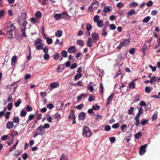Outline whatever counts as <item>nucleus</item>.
Masks as SVG:
<instances>
[{
    "label": "nucleus",
    "mask_w": 160,
    "mask_h": 160,
    "mask_svg": "<svg viewBox=\"0 0 160 160\" xmlns=\"http://www.w3.org/2000/svg\"><path fill=\"white\" fill-rule=\"evenodd\" d=\"M15 29V27L11 22H10L8 24L7 27L5 28V30H7L6 37L7 38L11 39L12 38V31Z\"/></svg>",
    "instance_id": "obj_1"
},
{
    "label": "nucleus",
    "mask_w": 160,
    "mask_h": 160,
    "mask_svg": "<svg viewBox=\"0 0 160 160\" xmlns=\"http://www.w3.org/2000/svg\"><path fill=\"white\" fill-rule=\"evenodd\" d=\"M82 134L85 137H90L92 134L91 131L89 128L86 126H84L83 128Z\"/></svg>",
    "instance_id": "obj_2"
},
{
    "label": "nucleus",
    "mask_w": 160,
    "mask_h": 160,
    "mask_svg": "<svg viewBox=\"0 0 160 160\" xmlns=\"http://www.w3.org/2000/svg\"><path fill=\"white\" fill-rule=\"evenodd\" d=\"M68 15L67 12H63L61 14H56L54 15V18L57 20H59L61 18H65Z\"/></svg>",
    "instance_id": "obj_3"
},
{
    "label": "nucleus",
    "mask_w": 160,
    "mask_h": 160,
    "mask_svg": "<svg viewBox=\"0 0 160 160\" xmlns=\"http://www.w3.org/2000/svg\"><path fill=\"white\" fill-rule=\"evenodd\" d=\"M27 21L25 20L22 23V26L21 28V31L22 32V35L23 37H26V34L25 33L26 27L25 26L27 24Z\"/></svg>",
    "instance_id": "obj_4"
},
{
    "label": "nucleus",
    "mask_w": 160,
    "mask_h": 160,
    "mask_svg": "<svg viewBox=\"0 0 160 160\" xmlns=\"http://www.w3.org/2000/svg\"><path fill=\"white\" fill-rule=\"evenodd\" d=\"M98 7V5L97 1H95L92 2L91 5L89 7L88 10L91 12L97 9Z\"/></svg>",
    "instance_id": "obj_5"
},
{
    "label": "nucleus",
    "mask_w": 160,
    "mask_h": 160,
    "mask_svg": "<svg viewBox=\"0 0 160 160\" xmlns=\"http://www.w3.org/2000/svg\"><path fill=\"white\" fill-rule=\"evenodd\" d=\"M36 131L39 134V135H42L45 133V130L43 129L42 126L41 125L37 129Z\"/></svg>",
    "instance_id": "obj_6"
},
{
    "label": "nucleus",
    "mask_w": 160,
    "mask_h": 160,
    "mask_svg": "<svg viewBox=\"0 0 160 160\" xmlns=\"http://www.w3.org/2000/svg\"><path fill=\"white\" fill-rule=\"evenodd\" d=\"M147 147V145L146 144H145L140 147L139 151V154L140 155H142L145 153L146 152V148Z\"/></svg>",
    "instance_id": "obj_7"
},
{
    "label": "nucleus",
    "mask_w": 160,
    "mask_h": 160,
    "mask_svg": "<svg viewBox=\"0 0 160 160\" xmlns=\"http://www.w3.org/2000/svg\"><path fill=\"white\" fill-rule=\"evenodd\" d=\"M92 40L94 42H96L99 39V35L98 34L94 33L92 34Z\"/></svg>",
    "instance_id": "obj_8"
},
{
    "label": "nucleus",
    "mask_w": 160,
    "mask_h": 160,
    "mask_svg": "<svg viewBox=\"0 0 160 160\" xmlns=\"http://www.w3.org/2000/svg\"><path fill=\"white\" fill-rule=\"evenodd\" d=\"M120 42H121V44L122 45V46H127L129 43L130 39H124L123 40H122Z\"/></svg>",
    "instance_id": "obj_9"
},
{
    "label": "nucleus",
    "mask_w": 160,
    "mask_h": 160,
    "mask_svg": "<svg viewBox=\"0 0 160 160\" xmlns=\"http://www.w3.org/2000/svg\"><path fill=\"white\" fill-rule=\"evenodd\" d=\"M76 51V48L74 46H71L68 48V52L69 53H74Z\"/></svg>",
    "instance_id": "obj_10"
},
{
    "label": "nucleus",
    "mask_w": 160,
    "mask_h": 160,
    "mask_svg": "<svg viewBox=\"0 0 160 160\" xmlns=\"http://www.w3.org/2000/svg\"><path fill=\"white\" fill-rule=\"evenodd\" d=\"M85 113L83 112H82L78 115V118L80 120H82L84 119L85 117Z\"/></svg>",
    "instance_id": "obj_11"
},
{
    "label": "nucleus",
    "mask_w": 160,
    "mask_h": 160,
    "mask_svg": "<svg viewBox=\"0 0 160 160\" xmlns=\"http://www.w3.org/2000/svg\"><path fill=\"white\" fill-rule=\"evenodd\" d=\"M6 127L8 129L12 128L13 126V123L12 122L9 121L6 124Z\"/></svg>",
    "instance_id": "obj_12"
},
{
    "label": "nucleus",
    "mask_w": 160,
    "mask_h": 160,
    "mask_svg": "<svg viewBox=\"0 0 160 160\" xmlns=\"http://www.w3.org/2000/svg\"><path fill=\"white\" fill-rule=\"evenodd\" d=\"M88 94L86 93H82L77 97L78 101H80L82 99L85 98L86 97Z\"/></svg>",
    "instance_id": "obj_13"
},
{
    "label": "nucleus",
    "mask_w": 160,
    "mask_h": 160,
    "mask_svg": "<svg viewBox=\"0 0 160 160\" xmlns=\"http://www.w3.org/2000/svg\"><path fill=\"white\" fill-rule=\"evenodd\" d=\"M59 85V83L55 82L50 84V86L52 88H55L58 87Z\"/></svg>",
    "instance_id": "obj_14"
},
{
    "label": "nucleus",
    "mask_w": 160,
    "mask_h": 160,
    "mask_svg": "<svg viewBox=\"0 0 160 160\" xmlns=\"http://www.w3.org/2000/svg\"><path fill=\"white\" fill-rule=\"evenodd\" d=\"M93 40L91 38H89L87 42V45L89 47H91L93 44Z\"/></svg>",
    "instance_id": "obj_15"
},
{
    "label": "nucleus",
    "mask_w": 160,
    "mask_h": 160,
    "mask_svg": "<svg viewBox=\"0 0 160 160\" xmlns=\"http://www.w3.org/2000/svg\"><path fill=\"white\" fill-rule=\"evenodd\" d=\"M112 9L111 7L107 6L104 8L103 12L105 13L109 12L112 11Z\"/></svg>",
    "instance_id": "obj_16"
},
{
    "label": "nucleus",
    "mask_w": 160,
    "mask_h": 160,
    "mask_svg": "<svg viewBox=\"0 0 160 160\" xmlns=\"http://www.w3.org/2000/svg\"><path fill=\"white\" fill-rule=\"evenodd\" d=\"M55 35L58 37L59 38L62 36V32L61 30H58L55 32Z\"/></svg>",
    "instance_id": "obj_17"
},
{
    "label": "nucleus",
    "mask_w": 160,
    "mask_h": 160,
    "mask_svg": "<svg viewBox=\"0 0 160 160\" xmlns=\"http://www.w3.org/2000/svg\"><path fill=\"white\" fill-rule=\"evenodd\" d=\"M138 112L137 114L138 115H140L143 114V109L142 107H138Z\"/></svg>",
    "instance_id": "obj_18"
},
{
    "label": "nucleus",
    "mask_w": 160,
    "mask_h": 160,
    "mask_svg": "<svg viewBox=\"0 0 160 160\" xmlns=\"http://www.w3.org/2000/svg\"><path fill=\"white\" fill-rule=\"evenodd\" d=\"M97 25L98 27L102 28L103 26V23L102 20H99L97 22Z\"/></svg>",
    "instance_id": "obj_19"
},
{
    "label": "nucleus",
    "mask_w": 160,
    "mask_h": 160,
    "mask_svg": "<svg viewBox=\"0 0 160 160\" xmlns=\"http://www.w3.org/2000/svg\"><path fill=\"white\" fill-rule=\"evenodd\" d=\"M114 97V95L113 94H111L108 98L107 99L108 102L107 104V106L111 102L113 97Z\"/></svg>",
    "instance_id": "obj_20"
},
{
    "label": "nucleus",
    "mask_w": 160,
    "mask_h": 160,
    "mask_svg": "<svg viewBox=\"0 0 160 160\" xmlns=\"http://www.w3.org/2000/svg\"><path fill=\"white\" fill-rule=\"evenodd\" d=\"M17 59V56H14L12 58L11 60V64L13 65L15 64Z\"/></svg>",
    "instance_id": "obj_21"
},
{
    "label": "nucleus",
    "mask_w": 160,
    "mask_h": 160,
    "mask_svg": "<svg viewBox=\"0 0 160 160\" xmlns=\"http://www.w3.org/2000/svg\"><path fill=\"white\" fill-rule=\"evenodd\" d=\"M42 42V39L39 38H37V40L34 41V43L33 45L34 46H36L38 45V44H40V43H41Z\"/></svg>",
    "instance_id": "obj_22"
},
{
    "label": "nucleus",
    "mask_w": 160,
    "mask_h": 160,
    "mask_svg": "<svg viewBox=\"0 0 160 160\" xmlns=\"http://www.w3.org/2000/svg\"><path fill=\"white\" fill-rule=\"evenodd\" d=\"M142 135L140 132H138L136 134L134 137L135 138L138 140L140 139L142 137Z\"/></svg>",
    "instance_id": "obj_23"
},
{
    "label": "nucleus",
    "mask_w": 160,
    "mask_h": 160,
    "mask_svg": "<svg viewBox=\"0 0 160 160\" xmlns=\"http://www.w3.org/2000/svg\"><path fill=\"white\" fill-rule=\"evenodd\" d=\"M157 78L155 76H153L151 78L150 82L151 84H153V82H155L157 80Z\"/></svg>",
    "instance_id": "obj_24"
},
{
    "label": "nucleus",
    "mask_w": 160,
    "mask_h": 160,
    "mask_svg": "<svg viewBox=\"0 0 160 160\" xmlns=\"http://www.w3.org/2000/svg\"><path fill=\"white\" fill-rule=\"evenodd\" d=\"M77 43L79 46H83L84 44V42L82 40H78L77 41Z\"/></svg>",
    "instance_id": "obj_25"
},
{
    "label": "nucleus",
    "mask_w": 160,
    "mask_h": 160,
    "mask_svg": "<svg viewBox=\"0 0 160 160\" xmlns=\"http://www.w3.org/2000/svg\"><path fill=\"white\" fill-rule=\"evenodd\" d=\"M130 4V6L129 7L130 8H131L132 7H135L138 5V3L137 2H131Z\"/></svg>",
    "instance_id": "obj_26"
},
{
    "label": "nucleus",
    "mask_w": 160,
    "mask_h": 160,
    "mask_svg": "<svg viewBox=\"0 0 160 160\" xmlns=\"http://www.w3.org/2000/svg\"><path fill=\"white\" fill-rule=\"evenodd\" d=\"M43 45L42 43H40L39 45H37L36 46H35L36 47V48L38 50H41L43 49Z\"/></svg>",
    "instance_id": "obj_27"
},
{
    "label": "nucleus",
    "mask_w": 160,
    "mask_h": 160,
    "mask_svg": "<svg viewBox=\"0 0 160 160\" xmlns=\"http://www.w3.org/2000/svg\"><path fill=\"white\" fill-rule=\"evenodd\" d=\"M35 16L37 18L39 19L42 16V14L39 11H38L35 13Z\"/></svg>",
    "instance_id": "obj_28"
},
{
    "label": "nucleus",
    "mask_w": 160,
    "mask_h": 160,
    "mask_svg": "<svg viewBox=\"0 0 160 160\" xmlns=\"http://www.w3.org/2000/svg\"><path fill=\"white\" fill-rule=\"evenodd\" d=\"M134 81L133 80L132 82L129 84L130 88L133 89L135 88V83H134Z\"/></svg>",
    "instance_id": "obj_29"
},
{
    "label": "nucleus",
    "mask_w": 160,
    "mask_h": 160,
    "mask_svg": "<svg viewBox=\"0 0 160 160\" xmlns=\"http://www.w3.org/2000/svg\"><path fill=\"white\" fill-rule=\"evenodd\" d=\"M135 13V11L134 10H132L128 12L127 13V15L128 16H131Z\"/></svg>",
    "instance_id": "obj_30"
},
{
    "label": "nucleus",
    "mask_w": 160,
    "mask_h": 160,
    "mask_svg": "<svg viewBox=\"0 0 160 160\" xmlns=\"http://www.w3.org/2000/svg\"><path fill=\"white\" fill-rule=\"evenodd\" d=\"M31 21L32 23H35L36 22L39 23V21L36 18H32L31 19Z\"/></svg>",
    "instance_id": "obj_31"
},
{
    "label": "nucleus",
    "mask_w": 160,
    "mask_h": 160,
    "mask_svg": "<svg viewBox=\"0 0 160 160\" xmlns=\"http://www.w3.org/2000/svg\"><path fill=\"white\" fill-rule=\"evenodd\" d=\"M18 142V141L13 146L12 148H11L9 149V152H11L16 149V147L17 145Z\"/></svg>",
    "instance_id": "obj_32"
},
{
    "label": "nucleus",
    "mask_w": 160,
    "mask_h": 160,
    "mask_svg": "<svg viewBox=\"0 0 160 160\" xmlns=\"http://www.w3.org/2000/svg\"><path fill=\"white\" fill-rule=\"evenodd\" d=\"M72 85L75 87H76L77 86H83V85L81 84V81H78L77 83H72Z\"/></svg>",
    "instance_id": "obj_33"
},
{
    "label": "nucleus",
    "mask_w": 160,
    "mask_h": 160,
    "mask_svg": "<svg viewBox=\"0 0 160 160\" xmlns=\"http://www.w3.org/2000/svg\"><path fill=\"white\" fill-rule=\"evenodd\" d=\"M127 125L125 124H122L121 127V130L122 132H124L125 131V129L127 128Z\"/></svg>",
    "instance_id": "obj_34"
},
{
    "label": "nucleus",
    "mask_w": 160,
    "mask_h": 160,
    "mask_svg": "<svg viewBox=\"0 0 160 160\" xmlns=\"http://www.w3.org/2000/svg\"><path fill=\"white\" fill-rule=\"evenodd\" d=\"M75 118L74 116V114L73 112H71L70 113L68 117V118L69 119H72L73 118Z\"/></svg>",
    "instance_id": "obj_35"
},
{
    "label": "nucleus",
    "mask_w": 160,
    "mask_h": 160,
    "mask_svg": "<svg viewBox=\"0 0 160 160\" xmlns=\"http://www.w3.org/2000/svg\"><path fill=\"white\" fill-rule=\"evenodd\" d=\"M140 100V95L139 94L136 95L134 96V102H136Z\"/></svg>",
    "instance_id": "obj_36"
},
{
    "label": "nucleus",
    "mask_w": 160,
    "mask_h": 160,
    "mask_svg": "<svg viewBox=\"0 0 160 160\" xmlns=\"http://www.w3.org/2000/svg\"><path fill=\"white\" fill-rule=\"evenodd\" d=\"M19 121V118L18 117H14L13 118V122L15 123H17Z\"/></svg>",
    "instance_id": "obj_37"
},
{
    "label": "nucleus",
    "mask_w": 160,
    "mask_h": 160,
    "mask_svg": "<svg viewBox=\"0 0 160 160\" xmlns=\"http://www.w3.org/2000/svg\"><path fill=\"white\" fill-rule=\"evenodd\" d=\"M19 81H17L13 83L11 85V86H14V91H15L17 88V83L19 82Z\"/></svg>",
    "instance_id": "obj_38"
},
{
    "label": "nucleus",
    "mask_w": 160,
    "mask_h": 160,
    "mask_svg": "<svg viewBox=\"0 0 160 160\" xmlns=\"http://www.w3.org/2000/svg\"><path fill=\"white\" fill-rule=\"evenodd\" d=\"M145 90L146 92H147L148 93H149L151 91L152 89H151L150 87H147L145 88Z\"/></svg>",
    "instance_id": "obj_39"
},
{
    "label": "nucleus",
    "mask_w": 160,
    "mask_h": 160,
    "mask_svg": "<svg viewBox=\"0 0 160 160\" xmlns=\"http://www.w3.org/2000/svg\"><path fill=\"white\" fill-rule=\"evenodd\" d=\"M62 55L64 58H66L68 56L67 52L65 50H63L61 53Z\"/></svg>",
    "instance_id": "obj_40"
},
{
    "label": "nucleus",
    "mask_w": 160,
    "mask_h": 160,
    "mask_svg": "<svg viewBox=\"0 0 160 160\" xmlns=\"http://www.w3.org/2000/svg\"><path fill=\"white\" fill-rule=\"evenodd\" d=\"M103 87L102 86V83H100V88H99V91L100 92V94H102L103 92Z\"/></svg>",
    "instance_id": "obj_41"
},
{
    "label": "nucleus",
    "mask_w": 160,
    "mask_h": 160,
    "mask_svg": "<svg viewBox=\"0 0 160 160\" xmlns=\"http://www.w3.org/2000/svg\"><path fill=\"white\" fill-rule=\"evenodd\" d=\"M102 34L104 36H106L107 34V33L106 32V28L105 27H104L102 30Z\"/></svg>",
    "instance_id": "obj_42"
},
{
    "label": "nucleus",
    "mask_w": 160,
    "mask_h": 160,
    "mask_svg": "<svg viewBox=\"0 0 160 160\" xmlns=\"http://www.w3.org/2000/svg\"><path fill=\"white\" fill-rule=\"evenodd\" d=\"M27 112L25 110H22L20 114V115L22 117H25L27 114Z\"/></svg>",
    "instance_id": "obj_43"
},
{
    "label": "nucleus",
    "mask_w": 160,
    "mask_h": 160,
    "mask_svg": "<svg viewBox=\"0 0 160 160\" xmlns=\"http://www.w3.org/2000/svg\"><path fill=\"white\" fill-rule=\"evenodd\" d=\"M99 106L97 105H94L92 106V109L95 110H99Z\"/></svg>",
    "instance_id": "obj_44"
},
{
    "label": "nucleus",
    "mask_w": 160,
    "mask_h": 160,
    "mask_svg": "<svg viewBox=\"0 0 160 160\" xmlns=\"http://www.w3.org/2000/svg\"><path fill=\"white\" fill-rule=\"evenodd\" d=\"M82 74L81 73L79 74H77L74 77V79L75 80H77L80 78L82 76Z\"/></svg>",
    "instance_id": "obj_45"
},
{
    "label": "nucleus",
    "mask_w": 160,
    "mask_h": 160,
    "mask_svg": "<svg viewBox=\"0 0 160 160\" xmlns=\"http://www.w3.org/2000/svg\"><path fill=\"white\" fill-rule=\"evenodd\" d=\"M47 43L48 44H51L52 42V38H47Z\"/></svg>",
    "instance_id": "obj_46"
},
{
    "label": "nucleus",
    "mask_w": 160,
    "mask_h": 160,
    "mask_svg": "<svg viewBox=\"0 0 160 160\" xmlns=\"http://www.w3.org/2000/svg\"><path fill=\"white\" fill-rule=\"evenodd\" d=\"M134 108L133 107H131L128 111V114H131L133 112Z\"/></svg>",
    "instance_id": "obj_47"
},
{
    "label": "nucleus",
    "mask_w": 160,
    "mask_h": 160,
    "mask_svg": "<svg viewBox=\"0 0 160 160\" xmlns=\"http://www.w3.org/2000/svg\"><path fill=\"white\" fill-rule=\"evenodd\" d=\"M10 114V112H7L5 113V118L6 119H8L9 118Z\"/></svg>",
    "instance_id": "obj_48"
},
{
    "label": "nucleus",
    "mask_w": 160,
    "mask_h": 160,
    "mask_svg": "<svg viewBox=\"0 0 160 160\" xmlns=\"http://www.w3.org/2000/svg\"><path fill=\"white\" fill-rule=\"evenodd\" d=\"M86 25H87L86 27L87 30L88 31L91 30L92 28V26L89 23L86 24Z\"/></svg>",
    "instance_id": "obj_49"
},
{
    "label": "nucleus",
    "mask_w": 160,
    "mask_h": 160,
    "mask_svg": "<svg viewBox=\"0 0 160 160\" xmlns=\"http://www.w3.org/2000/svg\"><path fill=\"white\" fill-rule=\"evenodd\" d=\"M60 160H68L67 156L65 154H63L61 157Z\"/></svg>",
    "instance_id": "obj_50"
},
{
    "label": "nucleus",
    "mask_w": 160,
    "mask_h": 160,
    "mask_svg": "<svg viewBox=\"0 0 160 160\" xmlns=\"http://www.w3.org/2000/svg\"><path fill=\"white\" fill-rule=\"evenodd\" d=\"M99 17L98 15H96L94 17L93 20L95 22H97L99 21Z\"/></svg>",
    "instance_id": "obj_51"
},
{
    "label": "nucleus",
    "mask_w": 160,
    "mask_h": 160,
    "mask_svg": "<svg viewBox=\"0 0 160 160\" xmlns=\"http://www.w3.org/2000/svg\"><path fill=\"white\" fill-rule=\"evenodd\" d=\"M119 122L114 124L112 126V128L114 129H117L119 127Z\"/></svg>",
    "instance_id": "obj_52"
},
{
    "label": "nucleus",
    "mask_w": 160,
    "mask_h": 160,
    "mask_svg": "<svg viewBox=\"0 0 160 160\" xmlns=\"http://www.w3.org/2000/svg\"><path fill=\"white\" fill-rule=\"evenodd\" d=\"M150 18L149 16H147L143 19V22H147L150 20Z\"/></svg>",
    "instance_id": "obj_53"
},
{
    "label": "nucleus",
    "mask_w": 160,
    "mask_h": 160,
    "mask_svg": "<svg viewBox=\"0 0 160 160\" xmlns=\"http://www.w3.org/2000/svg\"><path fill=\"white\" fill-rule=\"evenodd\" d=\"M54 116L56 119H58V118H61V115L59 114L58 113H56L54 114Z\"/></svg>",
    "instance_id": "obj_54"
},
{
    "label": "nucleus",
    "mask_w": 160,
    "mask_h": 160,
    "mask_svg": "<svg viewBox=\"0 0 160 160\" xmlns=\"http://www.w3.org/2000/svg\"><path fill=\"white\" fill-rule=\"evenodd\" d=\"M12 105H13V104L12 103H9L8 104V108H7L8 110H11L12 108Z\"/></svg>",
    "instance_id": "obj_55"
},
{
    "label": "nucleus",
    "mask_w": 160,
    "mask_h": 160,
    "mask_svg": "<svg viewBox=\"0 0 160 160\" xmlns=\"http://www.w3.org/2000/svg\"><path fill=\"white\" fill-rule=\"evenodd\" d=\"M21 103V100H19L17 102L14 103V105L16 107H17L19 106Z\"/></svg>",
    "instance_id": "obj_56"
},
{
    "label": "nucleus",
    "mask_w": 160,
    "mask_h": 160,
    "mask_svg": "<svg viewBox=\"0 0 160 160\" xmlns=\"http://www.w3.org/2000/svg\"><path fill=\"white\" fill-rule=\"evenodd\" d=\"M109 28L110 29L113 30L116 28V27L114 24H112L109 25Z\"/></svg>",
    "instance_id": "obj_57"
},
{
    "label": "nucleus",
    "mask_w": 160,
    "mask_h": 160,
    "mask_svg": "<svg viewBox=\"0 0 160 160\" xmlns=\"http://www.w3.org/2000/svg\"><path fill=\"white\" fill-rule=\"evenodd\" d=\"M46 119L47 120L48 122H51L52 121L51 117L49 116V115H48L47 116Z\"/></svg>",
    "instance_id": "obj_58"
},
{
    "label": "nucleus",
    "mask_w": 160,
    "mask_h": 160,
    "mask_svg": "<svg viewBox=\"0 0 160 160\" xmlns=\"http://www.w3.org/2000/svg\"><path fill=\"white\" fill-rule=\"evenodd\" d=\"M83 104H81L76 107V108L79 110H81L83 107Z\"/></svg>",
    "instance_id": "obj_59"
},
{
    "label": "nucleus",
    "mask_w": 160,
    "mask_h": 160,
    "mask_svg": "<svg viewBox=\"0 0 160 160\" xmlns=\"http://www.w3.org/2000/svg\"><path fill=\"white\" fill-rule=\"evenodd\" d=\"M49 56L48 53H45L43 56L44 59L45 60H48L49 59Z\"/></svg>",
    "instance_id": "obj_60"
},
{
    "label": "nucleus",
    "mask_w": 160,
    "mask_h": 160,
    "mask_svg": "<svg viewBox=\"0 0 160 160\" xmlns=\"http://www.w3.org/2000/svg\"><path fill=\"white\" fill-rule=\"evenodd\" d=\"M49 127L50 125L49 123H45L43 125V126H42V127L44 129H45V128H49Z\"/></svg>",
    "instance_id": "obj_61"
},
{
    "label": "nucleus",
    "mask_w": 160,
    "mask_h": 160,
    "mask_svg": "<svg viewBox=\"0 0 160 160\" xmlns=\"http://www.w3.org/2000/svg\"><path fill=\"white\" fill-rule=\"evenodd\" d=\"M116 6L117 7L121 8L123 6V4L122 3L119 2L118 3Z\"/></svg>",
    "instance_id": "obj_62"
},
{
    "label": "nucleus",
    "mask_w": 160,
    "mask_h": 160,
    "mask_svg": "<svg viewBox=\"0 0 160 160\" xmlns=\"http://www.w3.org/2000/svg\"><path fill=\"white\" fill-rule=\"evenodd\" d=\"M47 108L49 109H51L53 108L54 107V105L50 103L48 104L47 105Z\"/></svg>",
    "instance_id": "obj_63"
},
{
    "label": "nucleus",
    "mask_w": 160,
    "mask_h": 160,
    "mask_svg": "<svg viewBox=\"0 0 160 160\" xmlns=\"http://www.w3.org/2000/svg\"><path fill=\"white\" fill-rule=\"evenodd\" d=\"M149 67L152 69V71L153 72L155 71L156 70V68H157L156 66H155V67H153L151 65H149Z\"/></svg>",
    "instance_id": "obj_64"
}]
</instances>
